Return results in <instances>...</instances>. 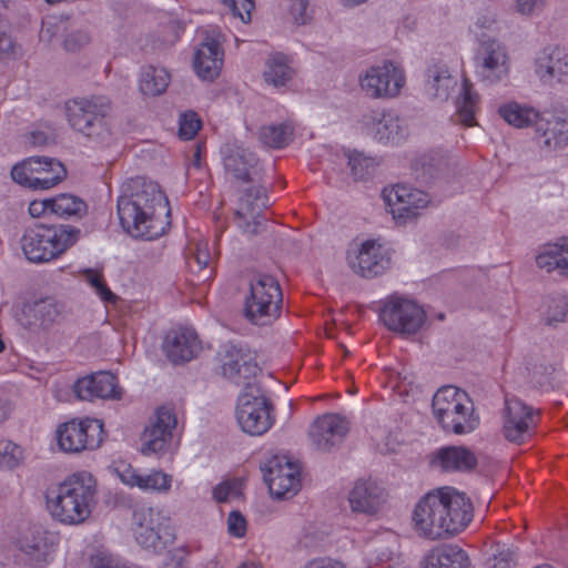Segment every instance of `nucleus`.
Returning a JSON list of instances; mask_svg holds the SVG:
<instances>
[{
    "label": "nucleus",
    "mask_w": 568,
    "mask_h": 568,
    "mask_svg": "<svg viewBox=\"0 0 568 568\" xmlns=\"http://www.w3.org/2000/svg\"><path fill=\"white\" fill-rule=\"evenodd\" d=\"M374 138L383 143H397L405 135L400 119L393 112H384L373 126Z\"/></svg>",
    "instance_id": "nucleus-36"
},
{
    "label": "nucleus",
    "mask_w": 568,
    "mask_h": 568,
    "mask_svg": "<svg viewBox=\"0 0 568 568\" xmlns=\"http://www.w3.org/2000/svg\"><path fill=\"white\" fill-rule=\"evenodd\" d=\"M390 262L388 251L374 241L363 243L358 253L354 257H349L352 270L367 278L383 274L390 267Z\"/></svg>",
    "instance_id": "nucleus-24"
},
{
    "label": "nucleus",
    "mask_w": 568,
    "mask_h": 568,
    "mask_svg": "<svg viewBox=\"0 0 568 568\" xmlns=\"http://www.w3.org/2000/svg\"><path fill=\"white\" fill-rule=\"evenodd\" d=\"M433 414L447 433L464 435L479 426V416L468 394L455 386L439 388L433 397Z\"/></svg>",
    "instance_id": "nucleus-5"
},
{
    "label": "nucleus",
    "mask_w": 568,
    "mask_h": 568,
    "mask_svg": "<svg viewBox=\"0 0 568 568\" xmlns=\"http://www.w3.org/2000/svg\"><path fill=\"white\" fill-rule=\"evenodd\" d=\"M536 74L545 83L564 81L568 77V52L558 47L544 50L536 59Z\"/></svg>",
    "instance_id": "nucleus-30"
},
{
    "label": "nucleus",
    "mask_w": 568,
    "mask_h": 568,
    "mask_svg": "<svg viewBox=\"0 0 568 568\" xmlns=\"http://www.w3.org/2000/svg\"><path fill=\"white\" fill-rule=\"evenodd\" d=\"M22 550L28 556L29 562L34 567H40L47 561L48 552L44 545L40 542L26 544L22 546Z\"/></svg>",
    "instance_id": "nucleus-51"
},
{
    "label": "nucleus",
    "mask_w": 568,
    "mask_h": 568,
    "mask_svg": "<svg viewBox=\"0 0 568 568\" xmlns=\"http://www.w3.org/2000/svg\"><path fill=\"white\" fill-rule=\"evenodd\" d=\"M473 510V504L464 493L453 487L433 489L415 505L413 529L429 540L447 539L469 525Z\"/></svg>",
    "instance_id": "nucleus-1"
},
{
    "label": "nucleus",
    "mask_w": 568,
    "mask_h": 568,
    "mask_svg": "<svg viewBox=\"0 0 568 568\" xmlns=\"http://www.w3.org/2000/svg\"><path fill=\"white\" fill-rule=\"evenodd\" d=\"M91 566L93 568H120L121 564L106 551H97L91 556Z\"/></svg>",
    "instance_id": "nucleus-55"
},
{
    "label": "nucleus",
    "mask_w": 568,
    "mask_h": 568,
    "mask_svg": "<svg viewBox=\"0 0 568 568\" xmlns=\"http://www.w3.org/2000/svg\"><path fill=\"white\" fill-rule=\"evenodd\" d=\"M222 375L235 385L251 383L255 377L258 366L254 354L246 347L235 344H226L220 353Z\"/></svg>",
    "instance_id": "nucleus-18"
},
{
    "label": "nucleus",
    "mask_w": 568,
    "mask_h": 568,
    "mask_svg": "<svg viewBox=\"0 0 568 568\" xmlns=\"http://www.w3.org/2000/svg\"><path fill=\"white\" fill-rule=\"evenodd\" d=\"M425 78V93L430 99L440 102L446 101L457 87L456 78L450 74L448 67L443 62L429 64Z\"/></svg>",
    "instance_id": "nucleus-31"
},
{
    "label": "nucleus",
    "mask_w": 568,
    "mask_h": 568,
    "mask_svg": "<svg viewBox=\"0 0 568 568\" xmlns=\"http://www.w3.org/2000/svg\"><path fill=\"white\" fill-rule=\"evenodd\" d=\"M133 525L135 540L145 549L158 552L174 540L171 520L161 510L151 507L135 509Z\"/></svg>",
    "instance_id": "nucleus-9"
},
{
    "label": "nucleus",
    "mask_w": 568,
    "mask_h": 568,
    "mask_svg": "<svg viewBox=\"0 0 568 568\" xmlns=\"http://www.w3.org/2000/svg\"><path fill=\"white\" fill-rule=\"evenodd\" d=\"M264 481L275 498H290L301 488V474L297 464L287 456L275 455L261 465Z\"/></svg>",
    "instance_id": "nucleus-14"
},
{
    "label": "nucleus",
    "mask_w": 568,
    "mask_h": 568,
    "mask_svg": "<svg viewBox=\"0 0 568 568\" xmlns=\"http://www.w3.org/2000/svg\"><path fill=\"white\" fill-rule=\"evenodd\" d=\"M293 70L288 65L287 58L282 53L272 55L266 62L264 79L274 87L284 85L292 79Z\"/></svg>",
    "instance_id": "nucleus-41"
},
{
    "label": "nucleus",
    "mask_w": 568,
    "mask_h": 568,
    "mask_svg": "<svg viewBox=\"0 0 568 568\" xmlns=\"http://www.w3.org/2000/svg\"><path fill=\"white\" fill-rule=\"evenodd\" d=\"M79 234L80 230L70 225L36 224L24 231L20 243L30 262L44 263L63 254L78 241Z\"/></svg>",
    "instance_id": "nucleus-6"
},
{
    "label": "nucleus",
    "mask_w": 568,
    "mask_h": 568,
    "mask_svg": "<svg viewBox=\"0 0 568 568\" xmlns=\"http://www.w3.org/2000/svg\"><path fill=\"white\" fill-rule=\"evenodd\" d=\"M536 264L548 273L557 271L560 275L568 277V237L545 245L536 256Z\"/></svg>",
    "instance_id": "nucleus-33"
},
{
    "label": "nucleus",
    "mask_w": 568,
    "mask_h": 568,
    "mask_svg": "<svg viewBox=\"0 0 568 568\" xmlns=\"http://www.w3.org/2000/svg\"><path fill=\"white\" fill-rule=\"evenodd\" d=\"M240 494V484L236 480L223 481L219 484L214 490L213 496L219 503H225Z\"/></svg>",
    "instance_id": "nucleus-50"
},
{
    "label": "nucleus",
    "mask_w": 568,
    "mask_h": 568,
    "mask_svg": "<svg viewBox=\"0 0 568 568\" xmlns=\"http://www.w3.org/2000/svg\"><path fill=\"white\" fill-rule=\"evenodd\" d=\"M498 112L508 124L516 128H525L530 124L535 126V122L539 116V113L534 109L523 106L515 102L501 105Z\"/></svg>",
    "instance_id": "nucleus-40"
},
{
    "label": "nucleus",
    "mask_w": 568,
    "mask_h": 568,
    "mask_svg": "<svg viewBox=\"0 0 568 568\" xmlns=\"http://www.w3.org/2000/svg\"><path fill=\"white\" fill-rule=\"evenodd\" d=\"M535 140L546 149L555 150L568 144V118L545 112L535 122Z\"/></svg>",
    "instance_id": "nucleus-28"
},
{
    "label": "nucleus",
    "mask_w": 568,
    "mask_h": 568,
    "mask_svg": "<svg viewBox=\"0 0 568 568\" xmlns=\"http://www.w3.org/2000/svg\"><path fill=\"white\" fill-rule=\"evenodd\" d=\"M478 95L473 92L471 84L467 80L463 87V98L457 104V121L465 126H473L476 124L475 112L477 108Z\"/></svg>",
    "instance_id": "nucleus-42"
},
{
    "label": "nucleus",
    "mask_w": 568,
    "mask_h": 568,
    "mask_svg": "<svg viewBox=\"0 0 568 568\" xmlns=\"http://www.w3.org/2000/svg\"><path fill=\"white\" fill-rule=\"evenodd\" d=\"M475 71L480 81L495 84L506 79L510 71L507 47L496 39H483L474 57Z\"/></svg>",
    "instance_id": "nucleus-12"
},
{
    "label": "nucleus",
    "mask_w": 568,
    "mask_h": 568,
    "mask_svg": "<svg viewBox=\"0 0 568 568\" xmlns=\"http://www.w3.org/2000/svg\"><path fill=\"white\" fill-rule=\"evenodd\" d=\"M28 140L34 146H43L53 141V135L43 130H34L29 133Z\"/></svg>",
    "instance_id": "nucleus-58"
},
{
    "label": "nucleus",
    "mask_w": 568,
    "mask_h": 568,
    "mask_svg": "<svg viewBox=\"0 0 568 568\" xmlns=\"http://www.w3.org/2000/svg\"><path fill=\"white\" fill-rule=\"evenodd\" d=\"M348 432L347 420L338 414H324L316 418L310 429V439L315 449L329 452L339 445Z\"/></svg>",
    "instance_id": "nucleus-22"
},
{
    "label": "nucleus",
    "mask_w": 568,
    "mask_h": 568,
    "mask_svg": "<svg viewBox=\"0 0 568 568\" xmlns=\"http://www.w3.org/2000/svg\"><path fill=\"white\" fill-rule=\"evenodd\" d=\"M179 135L183 140L193 139L201 129L202 122L195 112H186L180 118Z\"/></svg>",
    "instance_id": "nucleus-46"
},
{
    "label": "nucleus",
    "mask_w": 568,
    "mask_h": 568,
    "mask_svg": "<svg viewBox=\"0 0 568 568\" xmlns=\"http://www.w3.org/2000/svg\"><path fill=\"white\" fill-rule=\"evenodd\" d=\"M379 316L389 331L403 336L415 335L426 321V313L422 306L399 296L388 297L381 308Z\"/></svg>",
    "instance_id": "nucleus-11"
},
{
    "label": "nucleus",
    "mask_w": 568,
    "mask_h": 568,
    "mask_svg": "<svg viewBox=\"0 0 568 568\" xmlns=\"http://www.w3.org/2000/svg\"><path fill=\"white\" fill-rule=\"evenodd\" d=\"M175 425V415L170 409H158L155 418L145 427L141 436V453L145 456L164 453L169 447Z\"/></svg>",
    "instance_id": "nucleus-21"
},
{
    "label": "nucleus",
    "mask_w": 568,
    "mask_h": 568,
    "mask_svg": "<svg viewBox=\"0 0 568 568\" xmlns=\"http://www.w3.org/2000/svg\"><path fill=\"white\" fill-rule=\"evenodd\" d=\"M489 568H513L515 566V554L509 548H503L488 559Z\"/></svg>",
    "instance_id": "nucleus-52"
},
{
    "label": "nucleus",
    "mask_w": 568,
    "mask_h": 568,
    "mask_svg": "<svg viewBox=\"0 0 568 568\" xmlns=\"http://www.w3.org/2000/svg\"><path fill=\"white\" fill-rule=\"evenodd\" d=\"M23 459L22 449L11 440H0V468L13 469L18 467Z\"/></svg>",
    "instance_id": "nucleus-44"
},
{
    "label": "nucleus",
    "mask_w": 568,
    "mask_h": 568,
    "mask_svg": "<svg viewBox=\"0 0 568 568\" xmlns=\"http://www.w3.org/2000/svg\"><path fill=\"white\" fill-rule=\"evenodd\" d=\"M90 41V37L84 31L71 32L64 40V48L68 51H78Z\"/></svg>",
    "instance_id": "nucleus-56"
},
{
    "label": "nucleus",
    "mask_w": 568,
    "mask_h": 568,
    "mask_svg": "<svg viewBox=\"0 0 568 568\" xmlns=\"http://www.w3.org/2000/svg\"><path fill=\"white\" fill-rule=\"evenodd\" d=\"M546 0H517V10L523 14H530L540 9Z\"/></svg>",
    "instance_id": "nucleus-59"
},
{
    "label": "nucleus",
    "mask_w": 568,
    "mask_h": 568,
    "mask_svg": "<svg viewBox=\"0 0 568 568\" xmlns=\"http://www.w3.org/2000/svg\"><path fill=\"white\" fill-rule=\"evenodd\" d=\"M348 501L354 513L374 515L385 501L384 489L371 479L357 480L348 495Z\"/></svg>",
    "instance_id": "nucleus-29"
},
{
    "label": "nucleus",
    "mask_w": 568,
    "mask_h": 568,
    "mask_svg": "<svg viewBox=\"0 0 568 568\" xmlns=\"http://www.w3.org/2000/svg\"><path fill=\"white\" fill-rule=\"evenodd\" d=\"M67 175L64 165L52 158L31 156L16 164L11 176L18 184L31 190H49Z\"/></svg>",
    "instance_id": "nucleus-10"
},
{
    "label": "nucleus",
    "mask_w": 568,
    "mask_h": 568,
    "mask_svg": "<svg viewBox=\"0 0 568 568\" xmlns=\"http://www.w3.org/2000/svg\"><path fill=\"white\" fill-rule=\"evenodd\" d=\"M294 128L290 123L264 125L258 131L262 144L272 149H283L293 140Z\"/></svg>",
    "instance_id": "nucleus-39"
},
{
    "label": "nucleus",
    "mask_w": 568,
    "mask_h": 568,
    "mask_svg": "<svg viewBox=\"0 0 568 568\" xmlns=\"http://www.w3.org/2000/svg\"><path fill=\"white\" fill-rule=\"evenodd\" d=\"M224 51L221 33L206 30L193 55V69L196 75L205 81L216 79L223 67Z\"/></svg>",
    "instance_id": "nucleus-19"
},
{
    "label": "nucleus",
    "mask_w": 568,
    "mask_h": 568,
    "mask_svg": "<svg viewBox=\"0 0 568 568\" xmlns=\"http://www.w3.org/2000/svg\"><path fill=\"white\" fill-rule=\"evenodd\" d=\"M423 568H469V558L458 546L445 545L429 551Z\"/></svg>",
    "instance_id": "nucleus-35"
},
{
    "label": "nucleus",
    "mask_w": 568,
    "mask_h": 568,
    "mask_svg": "<svg viewBox=\"0 0 568 568\" xmlns=\"http://www.w3.org/2000/svg\"><path fill=\"white\" fill-rule=\"evenodd\" d=\"M70 126L95 144L112 140V103L108 97L90 95L70 99L64 104Z\"/></svg>",
    "instance_id": "nucleus-4"
},
{
    "label": "nucleus",
    "mask_w": 568,
    "mask_h": 568,
    "mask_svg": "<svg viewBox=\"0 0 568 568\" xmlns=\"http://www.w3.org/2000/svg\"><path fill=\"white\" fill-rule=\"evenodd\" d=\"M187 266L192 272L199 273L200 282L211 280L213 267L211 266V255L206 243H199L196 245L195 252L187 258Z\"/></svg>",
    "instance_id": "nucleus-43"
},
{
    "label": "nucleus",
    "mask_w": 568,
    "mask_h": 568,
    "mask_svg": "<svg viewBox=\"0 0 568 568\" xmlns=\"http://www.w3.org/2000/svg\"><path fill=\"white\" fill-rule=\"evenodd\" d=\"M163 351L172 363L180 364L195 358L201 351V344L194 329L179 327L168 332Z\"/></svg>",
    "instance_id": "nucleus-27"
},
{
    "label": "nucleus",
    "mask_w": 568,
    "mask_h": 568,
    "mask_svg": "<svg viewBox=\"0 0 568 568\" xmlns=\"http://www.w3.org/2000/svg\"><path fill=\"white\" fill-rule=\"evenodd\" d=\"M273 404L256 383H247L236 405V420L241 429L251 436L265 434L274 423Z\"/></svg>",
    "instance_id": "nucleus-8"
},
{
    "label": "nucleus",
    "mask_w": 568,
    "mask_h": 568,
    "mask_svg": "<svg viewBox=\"0 0 568 568\" xmlns=\"http://www.w3.org/2000/svg\"><path fill=\"white\" fill-rule=\"evenodd\" d=\"M405 84L400 68L390 61L374 65L359 78L361 89L372 99H390L399 94Z\"/></svg>",
    "instance_id": "nucleus-15"
},
{
    "label": "nucleus",
    "mask_w": 568,
    "mask_h": 568,
    "mask_svg": "<svg viewBox=\"0 0 568 568\" xmlns=\"http://www.w3.org/2000/svg\"><path fill=\"white\" fill-rule=\"evenodd\" d=\"M48 211L51 212L50 199H47L43 201H32L29 204V213L33 217H39Z\"/></svg>",
    "instance_id": "nucleus-61"
},
{
    "label": "nucleus",
    "mask_w": 568,
    "mask_h": 568,
    "mask_svg": "<svg viewBox=\"0 0 568 568\" xmlns=\"http://www.w3.org/2000/svg\"><path fill=\"white\" fill-rule=\"evenodd\" d=\"M229 532L234 537H243L246 531V520L239 511H232L227 518Z\"/></svg>",
    "instance_id": "nucleus-54"
},
{
    "label": "nucleus",
    "mask_w": 568,
    "mask_h": 568,
    "mask_svg": "<svg viewBox=\"0 0 568 568\" xmlns=\"http://www.w3.org/2000/svg\"><path fill=\"white\" fill-rule=\"evenodd\" d=\"M223 163L227 174L243 182H253L260 173L256 155L248 149L229 143L223 149Z\"/></svg>",
    "instance_id": "nucleus-25"
},
{
    "label": "nucleus",
    "mask_w": 568,
    "mask_h": 568,
    "mask_svg": "<svg viewBox=\"0 0 568 568\" xmlns=\"http://www.w3.org/2000/svg\"><path fill=\"white\" fill-rule=\"evenodd\" d=\"M285 2H286L285 6L287 7L294 21L298 24H304L306 22L307 1L306 0H285Z\"/></svg>",
    "instance_id": "nucleus-53"
},
{
    "label": "nucleus",
    "mask_w": 568,
    "mask_h": 568,
    "mask_svg": "<svg viewBox=\"0 0 568 568\" xmlns=\"http://www.w3.org/2000/svg\"><path fill=\"white\" fill-rule=\"evenodd\" d=\"M51 213L69 219L72 216L81 217L88 211L87 203L79 196L70 193H61L50 199Z\"/></svg>",
    "instance_id": "nucleus-38"
},
{
    "label": "nucleus",
    "mask_w": 568,
    "mask_h": 568,
    "mask_svg": "<svg viewBox=\"0 0 568 568\" xmlns=\"http://www.w3.org/2000/svg\"><path fill=\"white\" fill-rule=\"evenodd\" d=\"M187 552L183 549L176 550L164 564V568H184Z\"/></svg>",
    "instance_id": "nucleus-60"
},
{
    "label": "nucleus",
    "mask_w": 568,
    "mask_h": 568,
    "mask_svg": "<svg viewBox=\"0 0 568 568\" xmlns=\"http://www.w3.org/2000/svg\"><path fill=\"white\" fill-rule=\"evenodd\" d=\"M97 480L89 471L68 476L47 495V506L52 517L63 524L78 525L89 518L95 504Z\"/></svg>",
    "instance_id": "nucleus-3"
},
{
    "label": "nucleus",
    "mask_w": 568,
    "mask_h": 568,
    "mask_svg": "<svg viewBox=\"0 0 568 568\" xmlns=\"http://www.w3.org/2000/svg\"><path fill=\"white\" fill-rule=\"evenodd\" d=\"M539 422V410L519 398H506L503 434L509 442L521 444L530 438Z\"/></svg>",
    "instance_id": "nucleus-16"
},
{
    "label": "nucleus",
    "mask_w": 568,
    "mask_h": 568,
    "mask_svg": "<svg viewBox=\"0 0 568 568\" xmlns=\"http://www.w3.org/2000/svg\"><path fill=\"white\" fill-rule=\"evenodd\" d=\"M113 470L118 478L129 487H138L143 491L166 493L171 489L172 476L162 470H152L142 475L124 460L114 463Z\"/></svg>",
    "instance_id": "nucleus-23"
},
{
    "label": "nucleus",
    "mask_w": 568,
    "mask_h": 568,
    "mask_svg": "<svg viewBox=\"0 0 568 568\" xmlns=\"http://www.w3.org/2000/svg\"><path fill=\"white\" fill-rule=\"evenodd\" d=\"M74 393L83 400L120 399L122 396L118 379L110 372H98L78 379L74 384Z\"/></svg>",
    "instance_id": "nucleus-26"
},
{
    "label": "nucleus",
    "mask_w": 568,
    "mask_h": 568,
    "mask_svg": "<svg viewBox=\"0 0 568 568\" xmlns=\"http://www.w3.org/2000/svg\"><path fill=\"white\" fill-rule=\"evenodd\" d=\"M305 568H346L342 562L329 559L318 558L306 564Z\"/></svg>",
    "instance_id": "nucleus-62"
},
{
    "label": "nucleus",
    "mask_w": 568,
    "mask_h": 568,
    "mask_svg": "<svg viewBox=\"0 0 568 568\" xmlns=\"http://www.w3.org/2000/svg\"><path fill=\"white\" fill-rule=\"evenodd\" d=\"M568 313V301L565 296H556L548 300L546 318L549 323L562 322Z\"/></svg>",
    "instance_id": "nucleus-47"
},
{
    "label": "nucleus",
    "mask_w": 568,
    "mask_h": 568,
    "mask_svg": "<svg viewBox=\"0 0 568 568\" xmlns=\"http://www.w3.org/2000/svg\"><path fill=\"white\" fill-rule=\"evenodd\" d=\"M283 294L277 280L268 274H256L250 282L245 300V315L256 325H268L281 314Z\"/></svg>",
    "instance_id": "nucleus-7"
},
{
    "label": "nucleus",
    "mask_w": 568,
    "mask_h": 568,
    "mask_svg": "<svg viewBox=\"0 0 568 568\" xmlns=\"http://www.w3.org/2000/svg\"><path fill=\"white\" fill-rule=\"evenodd\" d=\"M170 83V74L163 68L144 67L141 71L139 87L144 95L162 94Z\"/></svg>",
    "instance_id": "nucleus-37"
},
{
    "label": "nucleus",
    "mask_w": 568,
    "mask_h": 568,
    "mask_svg": "<svg viewBox=\"0 0 568 568\" xmlns=\"http://www.w3.org/2000/svg\"><path fill=\"white\" fill-rule=\"evenodd\" d=\"M383 197L394 219L404 221L416 217L419 210L425 209L430 201L426 192L406 184L385 189Z\"/></svg>",
    "instance_id": "nucleus-20"
},
{
    "label": "nucleus",
    "mask_w": 568,
    "mask_h": 568,
    "mask_svg": "<svg viewBox=\"0 0 568 568\" xmlns=\"http://www.w3.org/2000/svg\"><path fill=\"white\" fill-rule=\"evenodd\" d=\"M194 165L200 168L201 166V145L197 146L195 153H194Z\"/></svg>",
    "instance_id": "nucleus-63"
},
{
    "label": "nucleus",
    "mask_w": 568,
    "mask_h": 568,
    "mask_svg": "<svg viewBox=\"0 0 568 568\" xmlns=\"http://www.w3.org/2000/svg\"><path fill=\"white\" fill-rule=\"evenodd\" d=\"M432 463L443 471H470L476 467L477 458L464 446H447L436 450Z\"/></svg>",
    "instance_id": "nucleus-32"
},
{
    "label": "nucleus",
    "mask_w": 568,
    "mask_h": 568,
    "mask_svg": "<svg viewBox=\"0 0 568 568\" xmlns=\"http://www.w3.org/2000/svg\"><path fill=\"white\" fill-rule=\"evenodd\" d=\"M348 165L356 179H363L368 173V170L374 166V160L364 156L362 153L354 152L348 155Z\"/></svg>",
    "instance_id": "nucleus-48"
},
{
    "label": "nucleus",
    "mask_w": 568,
    "mask_h": 568,
    "mask_svg": "<svg viewBox=\"0 0 568 568\" xmlns=\"http://www.w3.org/2000/svg\"><path fill=\"white\" fill-rule=\"evenodd\" d=\"M24 314V325L30 331L47 329L59 321L61 306L53 298H44L31 305Z\"/></svg>",
    "instance_id": "nucleus-34"
},
{
    "label": "nucleus",
    "mask_w": 568,
    "mask_h": 568,
    "mask_svg": "<svg viewBox=\"0 0 568 568\" xmlns=\"http://www.w3.org/2000/svg\"><path fill=\"white\" fill-rule=\"evenodd\" d=\"M168 200L158 183L135 178L123 185L118 199V214L122 227L132 236L154 240L164 232L156 216L163 212Z\"/></svg>",
    "instance_id": "nucleus-2"
},
{
    "label": "nucleus",
    "mask_w": 568,
    "mask_h": 568,
    "mask_svg": "<svg viewBox=\"0 0 568 568\" xmlns=\"http://www.w3.org/2000/svg\"><path fill=\"white\" fill-rule=\"evenodd\" d=\"M84 280L95 290L97 294L106 302L115 301V295L110 291L103 281L100 272L94 270H85L83 272Z\"/></svg>",
    "instance_id": "nucleus-45"
},
{
    "label": "nucleus",
    "mask_w": 568,
    "mask_h": 568,
    "mask_svg": "<svg viewBox=\"0 0 568 568\" xmlns=\"http://www.w3.org/2000/svg\"><path fill=\"white\" fill-rule=\"evenodd\" d=\"M230 8L234 17H239L243 22L251 20V13L254 9L253 0H222Z\"/></svg>",
    "instance_id": "nucleus-49"
},
{
    "label": "nucleus",
    "mask_w": 568,
    "mask_h": 568,
    "mask_svg": "<svg viewBox=\"0 0 568 568\" xmlns=\"http://www.w3.org/2000/svg\"><path fill=\"white\" fill-rule=\"evenodd\" d=\"M57 440L61 450L77 454L100 447L103 440V424L99 419L71 420L59 426Z\"/></svg>",
    "instance_id": "nucleus-13"
},
{
    "label": "nucleus",
    "mask_w": 568,
    "mask_h": 568,
    "mask_svg": "<svg viewBox=\"0 0 568 568\" xmlns=\"http://www.w3.org/2000/svg\"><path fill=\"white\" fill-rule=\"evenodd\" d=\"M414 170L416 178L418 180H422L423 182H428L430 179L434 178V165L430 162H428L426 156L418 159L414 163Z\"/></svg>",
    "instance_id": "nucleus-57"
},
{
    "label": "nucleus",
    "mask_w": 568,
    "mask_h": 568,
    "mask_svg": "<svg viewBox=\"0 0 568 568\" xmlns=\"http://www.w3.org/2000/svg\"><path fill=\"white\" fill-rule=\"evenodd\" d=\"M240 568H261L260 565L255 562H244L241 565Z\"/></svg>",
    "instance_id": "nucleus-64"
},
{
    "label": "nucleus",
    "mask_w": 568,
    "mask_h": 568,
    "mask_svg": "<svg viewBox=\"0 0 568 568\" xmlns=\"http://www.w3.org/2000/svg\"><path fill=\"white\" fill-rule=\"evenodd\" d=\"M268 206L266 190L262 185L248 187L239 200L234 221L243 233L254 235L262 231L266 217L264 210Z\"/></svg>",
    "instance_id": "nucleus-17"
}]
</instances>
